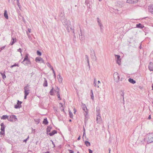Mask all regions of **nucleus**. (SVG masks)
Segmentation results:
<instances>
[{"label":"nucleus","instance_id":"obj_1","mask_svg":"<svg viewBox=\"0 0 153 153\" xmlns=\"http://www.w3.org/2000/svg\"><path fill=\"white\" fill-rule=\"evenodd\" d=\"M113 76L114 80L116 82H117L119 81L120 77L118 73L115 72L113 74Z\"/></svg>","mask_w":153,"mask_h":153},{"label":"nucleus","instance_id":"obj_2","mask_svg":"<svg viewBox=\"0 0 153 153\" xmlns=\"http://www.w3.org/2000/svg\"><path fill=\"white\" fill-rule=\"evenodd\" d=\"M15 117V115H7V118L9 121H16V119Z\"/></svg>","mask_w":153,"mask_h":153},{"label":"nucleus","instance_id":"obj_3","mask_svg":"<svg viewBox=\"0 0 153 153\" xmlns=\"http://www.w3.org/2000/svg\"><path fill=\"white\" fill-rule=\"evenodd\" d=\"M55 90L54 91L55 92L57 93V96L58 98L59 99V100H61V98L60 97V93H59V89L58 88V87L57 86H55Z\"/></svg>","mask_w":153,"mask_h":153},{"label":"nucleus","instance_id":"obj_4","mask_svg":"<svg viewBox=\"0 0 153 153\" xmlns=\"http://www.w3.org/2000/svg\"><path fill=\"white\" fill-rule=\"evenodd\" d=\"M24 89L25 94H26L27 93V94L28 95L30 93V90L28 84H27L26 86L24 87Z\"/></svg>","mask_w":153,"mask_h":153},{"label":"nucleus","instance_id":"obj_5","mask_svg":"<svg viewBox=\"0 0 153 153\" xmlns=\"http://www.w3.org/2000/svg\"><path fill=\"white\" fill-rule=\"evenodd\" d=\"M35 61L36 62H40V63H43L45 64L44 61L43 59L41 57H37L35 59Z\"/></svg>","mask_w":153,"mask_h":153},{"label":"nucleus","instance_id":"obj_6","mask_svg":"<svg viewBox=\"0 0 153 153\" xmlns=\"http://www.w3.org/2000/svg\"><path fill=\"white\" fill-rule=\"evenodd\" d=\"M61 21L62 22L63 25L65 26V27L67 26V25H68V23L66 19H65L64 18L63 19H61Z\"/></svg>","mask_w":153,"mask_h":153},{"label":"nucleus","instance_id":"obj_7","mask_svg":"<svg viewBox=\"0 0 153 153\" xmlns=\"http://www.w3.org/2000/svg\"><path fill=\"white\" fill-rule=\"evenodd\" d=\"M22 102L20 101L19 100H18L17 101V104L15 105V108H18L21 107V104Z\"/></svg>","mask_w":153,"mask_h":153},{"label":"nucleus","instance_id":"obj_8","mask_svg":"<svg viewBox=\"0 0 153 153\" xmlns=\"http://www.w3.org/2000/svg\"><path fill=\"white\" fill-rule=\"evenodd\" d=\"M82 107L84 111L85 112L84 115H87V109L86 107V106L85 104H82Z\"/></svg>","mask_w":153,"mask_h":153},{"label":"nucleus","instance_id":"obj_9","mask_svg":"<svg viewBox=\"0 0 153 153\" xmlns=\"http://www.w3.org/2000/svg\"><path fill=\"white\" fill-rule=\"evenodd\" d=\"M93 53L91 54V57L93 60L96 61L97 58L95 56L94 51L93 50Z\"/></svg>","mask_w":153,"mask_h":153},{"label":"nucleus","instance_id":"obj_10","mask_svg":"<svg viewBox=\"0 0 153 153\" xmlns=\"http://www.w3.org/2000/svg\"><path fill=\"white\" fill-rule=\"evenodd\" d=\"M149 70L151 71H153V63L152 62H150L149 65Z\"/></svg>","mask_w":153,"mask_h":153},{"label":"nucleus","instance_id":"obj_11","mask_svg":"<svg viewBox=\"0 0 153 153\" xmlns=\"http://www.w3.org/2000/svg\"><path fill=\"white\" fill-rule=\"evenodd\" d=\"M22 63L24 64L25 65L29 66V65L31 64V62L30 60H28L25 61V62Z\"/></svg>","mask_w":153,"mask_h":153},{"label":"nucleus","instance_id":"obj_12","mask_svg":"<svg viewBox=\"0 0 153 153\" xmlns=\"http://www.w3.org/2000/svg\"><path fill=\"white\" fill-rule=\"evenodd\" d=\"M28 55H29L28 54H27L25 55L24 59H23V61L22 62V63H23L24 62H25L26 60H30L28 58Z\"/></svg>","mask_w":153,"mask_h":153},{"label":"nucleus","instance_id":"obj_13","mask_svg":"<svg viewBox=\"0 0 153 153\" xmlns=\"http://www.w3.org/2000/svg\"><path fill=\"white\" fill-rule=\"evenodd\" d=\"M149 11L153 14V4L150 5L149 7Z\"/></svg>","mask_w":153,"mask_h":153},{"label":"nucleus","instance_id":"obj_14","mask_svg":"<svg viewBox=\"0 0 153 153\" xmlns=\"http://www.w3.org/2000/svg\"><path fill=\"white\" fill-rule=\"evenodd\" d=\"M16 41V39L15 38L12 37L11 41L10 44V45H13L15 42Z\"/></svg>","mask_w":153,"mask_h":153},{"label":"nucleus","instance_id":"obj_15","mask_svg":"<svg viewBox=\"0 0 153 153\" xmlns=\"http://www.w3.org/2000/svg\"><path fill=\"white\" fill-rule=\"evenodd\" d=\"M136 27L140 29H142L144 27V26L140 23H139L136 25Z\"/></svg>","mask_w":153,"mask_h":153},{"label":"nucleus","instance_id":"obj_16","mask_svg":"<svg viewBox=\"0 0 153 153\" xmlns=\"http://www.w3.org/2000/svg\"><path fill=\"white\" fill-rule=\"evenodd\" d=\"M57 76V78L58 79V81L59 83H61L62 80V77L59 74Z\"/></svg>","mask_w":153,"mask_h":153},{"label":"nucleus","instance_id":"obj_17","mask_svg":"<svg viewBox=\"0 0 153 153\" xmlns=\"http://www.w3.org/2000/svg\"><path fill=\"white\" fill-rule=\"evenodd\" d=\"M85 57L86 59V61H87V63L88 64V66H89V70H90V66L89 64V61L88 59V57L87 55H85Z\"/></svg>","mask_w":153,"mask_h":153},{"label":"nucleus","instance_id":"obj_18","mask_svg":"<svg viewBox=\"0 0 153 153\" xmlns=\"http://www.w3.org/2000/svg\"><path fill=\"white\" fill-rule=\"evenodd\" d=\"M1 131H2V132L4 131V128H5V126L3 123H2L1 124Z\"/></svg>","mask_w":153,"mask_h":153},{"label":"nucleus","instance_id":"obj_19","mask_svg":"<svg viewBox=\"0 0 153 153\" xmlns=\"http://www.w3.org/2000/svg\"><path fill=\"white\" fill-rule=\"evenodd\" d=\"M128 81L133 84H134L136 83V81L134 80L133 79L130 78L128 79Z\"/></svg>","mask_w":153,"mask_h":153},{"label":"nucleus","instance_id":"obj_20","mask_svg":"<svg viewBox=\"0 0 153 153\" xmlns=\"http://www.w3.org/2000/svg\"><path fill=\"white\" fill-rule=\"evenodd\" d=\"M101 120L100 115H97V123H100Z\"/></svg>","mask_w":153,"mask_h":153},{"label":"nucleus","instance_id":"obj_21","mask_svg":"<svg viewBox=\"0 0 153 153\" xmlns=\"http://www.w3.org/2000/svg\"><path fill=\"white\" fill-rule=\"evenodd\" d=\"M43 85L44 87H47L48 86L47 81L45 78H44V81Z\"/></svg>","mask_w":153,"mask_h":153},{"label":"nucleus","instance_id":"obj_22","mask_svg":"<svg viewBox=\"0 0 153 153\" xmlns=\"http://www.w3.org/2000/svg\"><path fill=\"white\" fill-rule=\"evenodd\" d=\"M97 20L99 25L100 27L102 26V25L101 23L100 20V19L99 18H97Z\"/></svg>","mask_w":153,"mask_h":153},{"label":"nucleus","instance_id":"obj_23","mask_svg":"<svg viewBox=\"0 0 153 153\" xmlns=\"http://www.w3.org/2000/svg\"><path fill=\"white\" fill-rule=\"evenodd\" d=\"M57 133V131L56 130L53 131L49 133V135L50 136H52L55 134H56Z\"/></svg>","mask_w":153,"mask_h":153},{"label":"nucleus","instance_id":"obj_24","mask_svg":"<svg viewBox=\"0 0 153 153\" xmlns=\"http://www.w3.org/2000/svg\"><path fill=\"white\" fill-rule=\"evenodd\" d=\"M4 16L5 18L7 19H8V14L7 13V11L6 10H5L4 12Z\"/></svg>","mask_w":153,"mask_h":153},{"label":"nucleus","instance_id":"obj_25","mask_svg":"<svg viewBox=\"0 0 153 153\" xmlns=\"http://www.w3.org/2000/svg\"><path fill=\"white\" fill-rule=\"evenodd\" d=\"M120 94H121V96L122 97V98L123 101H124V93L123 91H121L120 92Z\"/></svg>","mask_w":153,"mask_h":153},{"label":"nucleus","instance_id":"obj_26","mask_svg":"<svg viewBox=\"0 0 153 153\" xmlns=\"http://www.w3.org/2000/svg\"><path fill=\"white\" fill-rule=\"evenodd\" d=\"M54 88L53 87L50 91V94L51 95H54Z\"/></svg>","mask_w":153,"mask_h":153},{"label":"nucleus","instance_id":"obj_27","mask_svg":"<svg viewBox=\"0 0 153 153\" xmlns=\"http://www.w3.org/2000/svg\"><path fill=\"white\" fill-rule=\"evenodd\" d=\"M70 29L72 30V33H73V36L74 37H76L75 34L74 32V28H72L71 27H70Z\"/></svg>","mask_w":153,"mask_h":153},{"label":"nucleus","instance_id":"obj_28","mask_svg":"<svg viewBox=\"0 0 153 153\" xmlns=\"http://www.w3.org/2000/svg\"><path fill=\"white\" fill-rule=\"evenodd\" d=\"M43 124H45V125H47L48 124V121L46 118L44 119V120L43 121Z\"/></svg>","mask_w":153,"mask_h":153},{"label":"nucleus","instance_id":"obj_29","mask_svg":"<svg viewBox=\"0 0 153 153\" xmlns=\"http://www.w3.org/2000/svg\"><path fill=\"white\" fill-rule=\"evenodd\" d=\"M91 98L92 100H93L94 99V98L93 93V91L92 90H91Z\"/></svg>","mask_w":153,"mask_h":153},{"label":"nucleus","instance_id":"obj_30","mask_svg":"<svg viewBox=\"0 0 153 153\" xmlns=\"http://www.w3.org/2000/svg\"><path fill=\"white\" fill-rule=\"evenodd\" d=\"M99 107H97L96 108V111L97 112V115H99L100 114V112H99Z\"/></svg>","mask_w":153,"mask_h":153},{"label":"nucleus","instance_id":"obj_31","mask_svg":"<svg viewBox=\"0 0 153 153\" xmlns=\"http://www.w3.org/2000/svg\"><path fill=\"white\" fill-rule=\"evenodd\" d=\"M85 144L87 146H90V143L88 141H85Z\"/></svg>","mask_w":153,"mask_h":153},{"label":"nucleus","instance_id":"obj_32","mask_svg":"<svg viewBox=\"0 0 153 153\" xmlns=\"http://www.w3.org/2000/svg\"><path fill=\"white\" fill-rule=\"evenodd\" d=\"M14 1H15L16 0H14ZM17 1V4L19 8V9L20 10V5L19 2V0H16Z\"/></svg>","mask_w":153,"mask_h":153},{"label":"nucleus","instance_id":"obj_33","mask_svg":"<svg viewBox=\"0 0 153 153\" xmlns=\"http://www.w3.org/2000/svg\"><path fill=\"white\" fill-rule=\"evenodd\" d=\"M16 66L19 67V64H16V63H15L13 65L11 66L10 68H13V67H15V66Z\"/></svg>","mask_w":153,"mask_h":153},{"label":"nucleus","instance_id":"obj_34","mask_svg":"<svg viewBox=\"0 0 153 153\" xmlns=\"http://www.w3.org/2000/svg\"><path fill=\"white\" fill-rule=\"evenodd\" d=\"M115 57L117 58V60H120V56L119 55H115Z\"/></svg>","mask_w":153,"mask_h":153},{"label":"nucleus","instance_id":"obj_35","mask_svg":"<svg viewBox=\"0 0 153 153\" xmlns=\"http://www.w3.org/2000/svg\"><path fill=\"white\" fill-rule=\"evenodd\" d=\"M3 79H4L6 78V76L4 73H1Z\"/></svg>","mask_w":153,"mask_h":153},{"label":"nucleus","instance_id":"obj_36","mask_svg":"<svg viewBox=\"0 0 153 153\" xmlns=\"http://www.w3.org/2000/svg\"><path fill=\"white\" fill-rule=\"evenodd\" d=\"M132 1L133 0H126V2L129 4H133Z\"/></svg>","mask_w":153,"mask_h":153},{"label":"nucleus","instance_id":"obj_37","mask_svg":"<svg viewBox=\"0 0 153 153\" xmlns=\"http://www.w3.org/2000/svg\"><path fill=\"white\" fill-rule=\"evenodd\" d=\"M51 130V128L49 127H48L47 129V133H48V132H49Z\"/></svg>","mask_w":153,"mask_h":153},{"label":"nucleus","instance_id":"obj_38","mask_svg":"<svg viewBox=\"0 0 153 153\" xmlns=\"http://www.w3.org/2000/svg\"><path fill=\"white\" fill-rule=\"evenodd\" d=\"M66 28V29L68 31V32H70V30H69V27H70V26H69V25H67V26H66V27H65Z\"/></svg>","mask_w":153,"mask_h":153},{"label":"nucleus","instance_id":"obj_39","mask_svg":"<svg viewBox=\"0 0 153 153\" xmlns=\"http://www.w3.org/2000/svg\"><path fill=\"white\" fill-rule=\"evenodd\" d=\"M60 104L61 105V107H60V109L61 110H62V111H63L64 110V109L63 108V107L62 104V103H60Z\"/></svg>","mask_w":153,"mask_h":153},{"label":"nucleus","instance_id":"obj_40","mask_svg":"<svg viewBox=\"0 0 153 153\" xmlns=\"http://www.w3.org/2000/svg\"><path fill=\"white\" fill-rule=\"evenodd\" d=\"M37 55L40 56L42 55L41 53L39 51H37Z\"/></svg>","mask_w":153,"mask_h":153},{"label":"nucleus","instance_id":"obj_41","mask_svg":"<svg viewBox=\"0 0 153 153\" xmlns=\"http://www.w3.org/2000/svg\"><path fill=\"white\" fill-rule=\"evenodd\" d=\"M7 115H3V116L1 117V119H7Z\"/></svg>","mask_w":153,"mask_h":153},{"label":"nucleus","instance_id":"obj_42","mask_svg":"<svg viewBox=\"0 0 153 153\" xmlns=\"http://www.w3.org/2000/svg\"><path fill=\"white\" fill-rule=\"evenodd\" d=\"M120 60H121V59H120V60H117V63L119 65H120V62H121Z\"/></svg>","mask_w":153,"mask_h":153},{"label":"nucleus","instance_id":"obj_43","mask_svg":"<svg viewBox=\"0 0 153 153\" xmlns=\"http://www.w3.org/2000/svg\"><path fill=\"white\" fill-rule=\"evenodd\" d=\"M138 1V0H133L132 3L134 4L135 3H137Z\"/></svg>","mask_w":153,"mask_h":153},{"label":"nucleus","instance_id":"obj_44","mask_svg":"<svg viewBox=\"0 0 153 153\" xmlns=\"http://www.w3.org/2000/svg\"><path fill=\"white\" fill-rule=\"evenodd\" d=\"M100 27V31L101 32H103V29L102 28V27H103V26H101V27Z\"/></svg>","mask_w":153,"mask_h":153},{"label":"nucleus","instance_id":"obj_45","mask_svg":"<svg viewBox=\"0 0 153 153\" xmlns=\"http://www.w3.org/2000/svg\"><path fill=\"white\" fill-rule=\"evenodd\" d=\"M47 65L49 67L51 68V65L50 64L49 62H47Z\"/></svg>","mask_w":153,"mask_h":153},{"label":"nucleus","instance_id":"obj_46","mask_svg":"<svg viewBox=\"0 0 153 153\" xmlns=\"http://www.w3.org/2000/svg\"><path fill=\"white\" fill-rule=\"evenodd\" d=\"M94 86L95 87H97V88H99V85H97V82H95V83H94Z\"/></svg>","mask_w":153,"mask_h":153},{"label":"nucleus","instance_id":"obj_47","mask_svg":"<svg viewBox=\"0 0 153 153\" xmlns=\"http://www.w3.org/2000/svg\"><path fill=\"white\" fill-rule=\"evenodd\" d=\"M70 153H74V151L71 150H68Z\"/></svg>","mask_w":153,"mask_h":153},{"label":"nucleus","instance_id":"obj_48","mask_svg":"<svg viewBox=\"0 0 153 153\" xmlns=\"http://www.w3.org/2000/svg\"><path fill=\"white\" fill-rule=\"evenodd\" d=\"M28 95L27 94V93L26 94H25V96H24V99H26L27 98V96Z\"/></svg>","mask_w":153,"mask_h":153},{"label":"nucleus","instance_id":"obj_49","mask_svg":"<svg viewBox=\"0 0 153 153\" xmlns=\"http://www.w3.org/2000/svg\"><path fill=\"white\" fill-rule=\"evenodd\" d=\"M4 131L2 132V131H1L0 132V134L2 135H3L4 134Z\"/></svg>","mask_w":153,"mask_h":153},{"label":"nucleus","instance_id":"obj_50","mask_svg":"<svg viewBox=\"0 0 153 153\" xmlns=\"http://www.w3.org/2000/svg\"><path fill=\"white\" fill-rule=\"evenodd\" d=\"M5 47V46H3V47H1L0 48L1 50L0 51H1V50H2L3 49H4Z\"/></svg>","mask_w":153,"mask_h":153},{"label":"nucleus","instance_id":"obj_51","mask_svg":"<svg viewBox=\"0 0 153 153\" xmlns=\"http://www.w3.org/2000/svg\"><path fill=\"white\" fill-rule=\"evenodd\" d=\"M125 79L124 78H123V77H121V79H120V81H123Z\"/></svg>","mask_w":153,"mask_h":153},{"label":"nucleus","instance_id":"obj_52","mask_svg":"<svg viewBox=\"0 0 153 153\" xmlns=\"http://www.w3.org/2000/svg\"><path fill=\"white\" fill-rule=\"evenodd\" d=\"M18 51L20 52V53H21L22 51H21V48H19V49H18Z\"/></svg>","mask_w":153,"mask_h":153},{"label":"nucleus","instance_id":"obj_53","mask_svg":"<svg viewBox=\"0 0 153 153\" xmlns=\"http://www.w3.org/2000/svg\"><path fill=\"white\" fill-rule=\"evenodd\" d=\"M73 110L74 111V114H76V109L75 108H74Z\"/></svg>","mask_w":153,"mask_h":153},{"label":"nucleus","instance_id":"obj_54","mask_svg":"<svg viewBox=\"0 0 153 153\" xmlns=\"http://www.w3.org/2000/svg\"><path fill=\"white\" fill-rule=\"evenodd\" d=\"M89 153H92V151L90 149L88 150Z\"/></svg>","mask_w":153,"mask_h":153},{"label":"nucleus","instance_id":"obj_55","mask_svg":"<svg viewBox=\"0 0 153 153\" xmlns=\"http://www.w3.org/2000/svg\"><path fill=\"white\" fill-rule=\"evenodd\" d=\"M69 115H73L72 113L70 111H69Z\"/></svg>","mask_w":153,"mask_h":153},{"label":"nucleus","instance_id":"obj_56","mask_svg":"<svg viewBox=\"0 0 153 153\" xmlns=\"http://www.w3.org/2000/svg\"><path fill=\"white\" fill-rule=\"evenodd\" d=\"M28 31L29 33H30L31 32V29L29 28L28 29Z\"/></svg>","mask_w":153,"mask_h":153},{"label":"nucleus","instance_id":"obj_57","mask_svg":"<svg viewBox=\"0 0 153 153\" xmlns=\"http://www.w3.org/2000/svg\"><path fill=\"white\" fill-rule=\"evenodd\" d=\"M80 136H79L77 138V140H80Z\"/></svg>","mask_w":153,"mask_h":153},{"label":"nucleus","instance_id":"obj_58","mask_svg":"<svg viewBox=\"0 0 153 153\" xmlns=\"http://www.w3.org/2000/svg\"><path fill=\"white\" fill-rule=\"evenodd\" d=\"M95 82H97V81L95 79H94V83H95Z\"/></svg>","mask_w":153,"mask_h":153},{"label":"nucleus","instance_id":"obj_59","mask_svg":"<svg viewBox=\"0 0 153 153\" xmlns=\"http://www.w3.org/2000/svg\"><path fill=\"white\" fill-rule=\"evenodd\" d=\"M98 82V85L100 83V81H98V82Z\"/></svg>","mask_w":153,"mask_h":153},{"label":"nucleus","instance_id":"obj_60","mask_svg":"<svg viewBox=\"0 0 153 153\" xmlns=\"http://www.w3.org/2000/svg\"><path fill=\"white\" fill-rule=\"evenodd\" d=\"M51 70H52V71H53V70H54V69H53V67H52V66H51Z\"/></svg>","mask_w":153,"mask_h":153},{"label":"nucleus","instance_id":"obj_61","mask_svg":"<svg viewBox=\"0 0 153 153\" xmlns=\"http://www.w3.org/2000/svg\"><path fill=\"white\" fill-rule=\"evenodd\" d=\"M148 119H151V116H150V115H149V117H148Z\"/></svg>","mask_w":153,"mask_h":153},{"label":"nucleus","instance_id":"obj_62","mask_svg":"<svg viewBox=\"0 0 153 153\" xmlns=\"http://www.w3.org/2000/svg\"><path fill=\"white\" fill-rule=\"evenodd\" d=\"M53 73L54 74H55V71L54 70H53Z\"/></svg>","mask_w":153,"mask_h":153},{"label":"nucleus","instance_id":"obj_63","mask_svg":"<svg viewBox=\"0 0 153 153\" xmlns=\"http://www.w3.org/2000/svg\"><path fill=\"white\" fill-rule=\"evenodd\" d=\"M54 78H56V75L55 74H54Z\"/></svg>","mask_w":153,"mask_h":153},{"label":"nucleus","instance_id":"obj_64","mask_svg":"<svg viewBox=\"0 0 153 153\" xmlns=\"http://www.w3.org/2000/svg\"><path fill=\"white\" fill-rule=\"evenodd\" d=\"M152 90H153V84H152Z\"/></svg>","mask_w":153,"mask_h":153}]
</instances>
